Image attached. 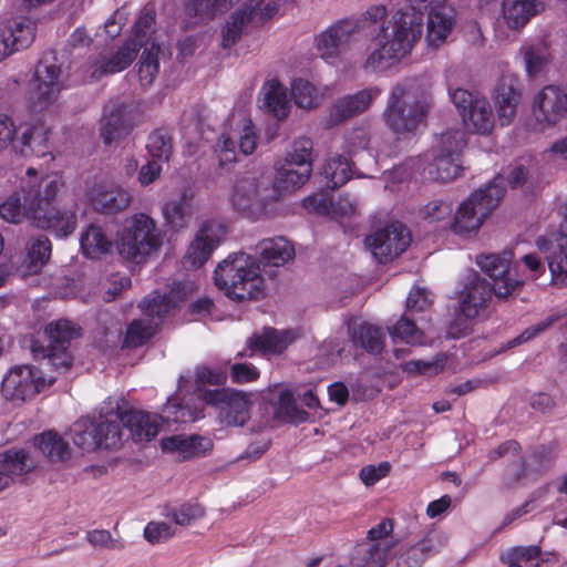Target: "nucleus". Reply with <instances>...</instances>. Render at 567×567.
Returning <instances> with one entry per match:
<instances>
[{"instance_id": "nucleus-59", "label": "nucleus", "mask_w": 567, "mask_h": 567, "mask_svg": "<svg viewBox=\"0 0 567 567\" xmlns=\"http://www.w3.org/2000/svg\"><path fill=\"white\" fill-rule=\"evenodd\" d=\"M391 336L399 338L409 344H422L423 333L408 317H402L390 331Z\"/></svg>"}, {"instance_id": "nucleus-38", "label": "nucleus", "mask_w": 567, "mask_h": 567, "mask_svg": "<svg viewBox=\"0 0 567 567\" xmlns=\"http://www.w3.org/2000/svg\"><path fill=\"white\" fill-rule=\"evenodd\" d=\"M29 454L23 451H8L0 455V492L33 467Z\"/></svg>"}, {"instance_id": "nucleus-51", "label": "nucleus", "mask_w": 567, "mask_h": 567, "mask_svg": "<svg viewBox=\"0 0 567 567\" xmlns=\"http://www.w3.org/2000/svg\"><path fill=\"white\" fill-rule=\"evenodd\" d=\"M71 436L73 443L86 451H93L101 447L99 440V427L96 422L89 417L76 421L71 430Z\"/></svg>"}, {"instance_id": "nucleus-6", "label": "nucleus", "mask_w": 567, "mask_h": 567, "mask_svg": "<svg viewBox=\"0 0 567 567\" xmlns=\"http://www.w3.org/2000/svg\"><path fill=\"white\" fill-rule=\"evenodd\" d=\"M66 87V75L54 58H42L29 82L25 101L32 112L41 113L56 107L61 92Z\"/></svg>"}, {"instance_id": "nucleus-36", "label": "nucleus", "mask_w": 567, "mask_h": 567, "mask_svg": "<svg viewBox=\"0 0 567 567\" xmlns=\"http://www.w3.org/2000/svg\"><path fill=\"white\" fill-rule=\"evenodd\" d=\"M80 247L85 257L100 259L112 252L114 241L102 225L90 224L81 233Z\"/></svg>"}, {"instance_id": "nucleus-4", "label": "nucleus", "mask_w": 567, "mask_h": 567, "mask_svg": "<svg viewBox=\"0 0 567 567\" xmlns=\"http://www.w3.org/2000/svg\"><path fill=\"white\" fill-rule=\"evenodd\" d=\"M185 298L184 287L174 284L173 287L161 293L155 290L140 302L142 312L148 318L147 321L134 320L127 328L124 346L137 348L146 343L155 333L159 322L172 315L179 302Z\"/></svg>"}, {"instance_id": "nucleus-8", "label": "nucleus", "mask_w": 567, "mask_h": 567, "mask_svg": "<svg viewBox=\"0 0 567 567\" xmlns=\"http://www.w3.org/2000/svg\"><path fill=\"white\" fill-rule=\"evenodd\" d=\"M277 199V192L266 176L237 178L230 195L233 207L250 219L268 215Z\"/></svg>"}, {"instance_id": "nucleus-26", "label": "nucleus", "mask_w": 567, "mask_h": 567, "mask_svg": "<svg viewBox=\"0 0 567 567\" xmlns=\"http://www.w3.org/2000/svg\"><path fill=\"white\" fill-rule=\"evenodd\" d=\"M92 208L102 214H116L131 204V195L115 185L96 183L86 193Z\"/></svg>"}, {"instance_id": "nucleus-10", "label": "nucleus", "mask_w": 567, "mask_h": 567, "mask_svg": "<svg viewBox=\"0 0 567 567\" xmlns=\"http://www.w3.org/2000/svg\"><path fill=\"white\" fill-rule=\"evenodd\" d=\"M465 146L464 132L451 130L443 133L432 150V161L423 168L427 178L436 182H451L461 171L460 155Z\"/></svg>"}, {"instance_id": "nucleus-21", "label": "nucleus", "mask_w": 567, "mask_h": 567, "mask_svg": "<svg viewBox=\"0 0 567 567\" xmlns=\"http://www.w3.org/2000/svg\"><path fill=\"white\" fill-rule=\"evenodd\" d=\"M458 290L460 315L473 319L487 307L494 289L484 278L475 271H468Z\"/></svg>"}, {"instance_id": "nucleus-53", "label": "nucleus", "mask_w": 567, "mask_h": 567, "mask_svg": "<svg viewBox=\"0 0 567 567\" xmlns=\"http://www.w3.org/2000/svg\"><path fill=\"white\" fill-rule=\"evenodd\" d=\"M159 45L152 42L150 47L144 48L138 62V76L143 86H150L153 84L156 75L159 71Z\"/></svg>"}, {"instance_id": "nucleus-30", "label": "nucleus", "mask_w": 567, "mask_h": 567, "mask_svg": "<svg viewBox=\"0 0 567 567\" xmlns=\"http://www.w3.org/2000/svg\"><path fill=\"white\" fill-rule=\"evenodd\" d=\"M299 337L300 331L298 329L277 330L275 328H265L261 332L254 333L248 339L247 346L251 352L260 351L266 355L279 354Z\"/></svg>"}, {"instance_id": "nucleus-25", "label": "nucleus", "mask_w": 567, "mask_h": 567, "mask_svg": "<svg viewBox=\"0 0 567 567\" xmlns=\"http://www.w3.org/2000/svg\"><path fill=\"white\" fill-rule=\"evenodd\" d=\"M380 93L378 87H368L338 99L331 106L329 124L337 125L365 112Z\"/></svg>"}, {"instance_id": "nucleus-31", "label": "nucleus", "mask_w": 567, "mask_h": 567, "mask_svg": "<svg viewBox=\"0 0 567 567\" xmlns=\"http://www.w3.org/2000/svg\"><path fill=\"white\" fill-rule=\"evenodd\" d=\"M132 130L126 106L120 102H111L104 107L100 126V135L105 145L120 142Z\"/></svg>"}, {"instance_id": "nucleus-11", "label": "nucleus", "mask_w": 567, "mask_h": 567, "mask_svg": "<svg viewBox=\"0 0 567 567\" xmlns=\"http://www.w3.org/2000/svg\"><path fill=\"white\" fill-rule=\"evenodd\" d=\"M450 96L467 132L480 135L492 132L495 118L492 105L485 96L460 87L450 90Z\"/></svg>"}, {"instance_id": "nucleus-42", "label": "nucleus", "mask_w": 567, "mask_h": 567, "mask_svg": "<svg viewBox=\"0 0 567 567\" xmlns=\"http://www.w3.org/2000/svg\"><path fill=\"white\" fill-rule=\"evenodd\" d=\"M393 546V542L360 544L352 558V564L354 567H384Z\"/></svg>"}, {"instance_id": "nucleus-7", "label": "nucleus", "mask_w": 567, "mask_h": 567, "mask_svg": "<svg viewBox=\"0 0 567 567\" xmlns=\"http://www.w3.org/2000/svg\"><path fill=\"white\" fill-rule=\"evenodd\" d=\"M505 194L502 177L494 178L488 185L472 193L455 213L452 229L465 235L477 231L487 216L498 206Z\"/></svg>"}, {"instance_id": "nucleus-27", "label": "nucleus", "mask_w": 567, "mask_h": 567, "mask_svg": "<svg viewBox=\"0 0 567 567\" xmlns=\"http://www.w3.org/2000/svg\"><path fill=\"white\" fill-rule=\"evenodd\" d=\"M522 92L519 81L513 75H504L497 82L494 103L502 126L509 125L517 114Z\"/></svg>"}, {"instance_id": "nucleus-61", "label": "nucleus", "mask_w": 567, "mask_h": 567, "mask_svg": "<svg viewBox=\"0 0 567 567\" xmlns=\"http://www.w3.org/2000/svg\"><path fill=\"white\" fill-rule=\"evenodd\" d=\"M542 554V549L539 546H517L509 548L506 553L501 556L502 561H513L516 559L519 564L522 563H530V567H538L539 563L536 561L533 564L532 561L538 559Z\"/></svg>"}, {"instance_id": "nucleus-24", "label": "nucleus", "mask_w": 567, "mask_h": 567, "mask_svg": "<svg viewBox=\"0 0 567 567\" xmlns=\"http://www.w3.org/2000/svg\"><path fill=\"white\" fill-rule=\"evenodd\" d=\"M185 382L187 380L181 377L177 392L164 405L163 419L168 423H188L204 417L203 405L206 403L204 401V392L196 394L197 402L193 403L195 400L193 394L188 399L182 396Z\"/></svg>"}, {"instance_id": "nucleus-23", "label": "nucleus", "mask_w": 567, "mask_h": 567, "mask_svg": "<svg viewBox=\"0 0 567 567\" xmlns=\"http://www.w3.org/2000/svg\"><path fill=\"white\" fill-rule=\"evenodd\" d=\"M512 258L513 252L511 250H505L502 254L482 255L476 258V264L481 270L495 281L492 288L497 298H507L523 285L522 281L507 277Z\"/></svg>"}, {"instance_id": "nucleus-54", "label": "nucleus", "mask_w": 567, "mask_h": 567, "mask_svg": "<svg viewBox=\"0 0 567 567\" xmlns=\"http://www.w3.org/2000/svg\"><path fill=\"white\" fill-rule=\"evenodd\" d=\"M238 0H189L186 10L189 16L200 20H210L218 13L227 11Z\"/></svg>"}, {"instance_id": "nucleus-28", "label": "nucleus", "mask_w": 567, "mask_h": 567, "mask_svg": "<svg viewBox=\"0 0 567 567\" xmlns=\"http://www.w3.org/2000/svg\"><path fill=\"white\" fill-rule=\"evenodd\" d=\"M140 49L134 40H128L115 52L101 54L91 63V78L100 80L102 76L124 71L135 60Z\"/></svg>"}, {"instance_id": "nucleus-17", "label": "nucleus", "mask_w": 567, "mask_h": 567, "mask_svg": "<svg viewBox=\"0 0 567 567\" xmlns=\"http://www.w3.org/2000/svg\"><path fill=\"white\" fill-rule=\"evenodd\" d=\"M49 338L47 359L58 372H66L72 367L73 358L68 348L79 337L80 329L71 321L61 319L49 323L45 329Z\"/></svg>"}, {"instance_id": "nucleus-2", "label": "nucleus", "mask_w": 567, "mask_h": 567, "mask_svg": "<svg viewBox=\"0 0 567 567\" xmlns=\"http://www.w3.org/2000/svg\"><path fill=\"white\" fill-rule=\"evenodd\" d=\"M422 34V18L398 9L388 22L378 25L362 69L365 73H383L408 58Z\"/></svg>"}, {"instance_id": "nucleus-5", "label": "nucleus", "mask_w": 567, "mask_h": 567, "mask_svg": "<svg viewBox=\"0 0 567 567\" xmlns=\"http://www.w3.org/2000/svg\"><path fill=\"white\" fill-rule=\"evenodd\" d=\"M162 246V235L156 223L146 214L127 218L117 238L118 254L126 260L140 264Z\"/></svg>"}, {"instance_id": "nucleus-50", "label": "nucleus", "mask_w": 567, "mask_h": 567, "mask_svg": "<svg viewBox=\"0 0 567 567\" xmlns=\"http://www.w3.org/2000/svg\"><path fill=\"white\" fill-rule=\"evenodd\" d=\"M351 173V164L348 158L334 155L326 161L321 174L327 181V188L336 189L350 179Z\"/></svg>"}, {"instance_id": "nucleus-18", "label": "nucleus", "mask_w": 567, "mask_h": 567, "mask_svg": "<svg viewBox=\"0 0 567 567\" xmlns=\"http://www.w3.org/2000/svg\"><path fill=\"white\" fill-rule=\"evenodd\" d=\"M410 241V231L398 221L385 226L365 239L373 257L381 264L399 257L406 250Z\"/></svg>"}, {"instance_id": "nucleus-43", "label": "nucleus", "mask_w": 567, "mask_h": 567, "mask_svg": "<svg viewBox=\"0 0 567 567\" xmlns=\"http://www.w3.org/2000/svg\"><path fill=\"white\" fill-rule=\"evenodd\" d=\"M312 172L311 164H292L285 161V164L278 168L276 174V192H292L305 185L310 178Z\"/></svg>"}, {"instance_id": "nucleus-49", "label": "nucleus", "mask_w": 567, "mask_h": 567, "mask_svg": "<svg viewBox=\"0 0 567 567\" xmlns=\"http://www.w3.org/2000/svg\"><path fill=\"white\" fill-rule=\"evenodd\" d=\"M303 206L309 210L327 212L347 216L355 210V203L349 195H341L336 203L323 194H313L303 199Z\"/></svg>"}, {"instance_id": "nucleus-22", "label": "nucleus", "mask_w": 567, "mask_h": 567, "mask_svg": "<svg viewBox=\"0 0 567 567\" xmlns=\"http://www.w3.org/2000/svg\"><path fill=\"white\" fill-rule=\"evenodd\" d=\"M226 234V227L219 221H205L188 246L185 262L194 268L202 267L225 239Z\"/></svg>"}, {"instance_id": "nucleus-39", "label": "nucleus", "mask_w": 567, "mask_h": 567, "mask_svg": "<svg viewBox=\"0 0 567 567\" xmlns=\"http://www.w3.org/2000/svg\"><path fill=\"white\" fill-rule=\"evenodd\" d=\"M125 426L136 442L151 441L159 430V417L143 411L124 412Z\"/></svg>"}, {"instance_id": "nucleus-13", "label": "nucleus", "mask_w": 567, "mask_h": 567, "mask_svg": "<svg viewBox=\"0 0 567 567\" xmlns=\"http://www.w3.org/2000/svg\"><path fill=\"white\" fill-rule=\"evenodd\" d=\"M566 117L567 91L547 85L533 100L528 127L534 132H545Z\"/></svg>"}, {"instance_id": "nucleus-41", "label": "nucleus", "mask_w": 567, "mask_h": 567, "mask_svg": "<svg viewBox=\"0 0 567 567\" xmlns=\"http://www.w3.org/2000/svg\"><path fill=\"white\" fill-rule=\"evenodd\" d=\"M519 53L523 55L525 71L532 79L542 74L553 60L549 44L544 39L523 45Z\"/></svg>"}, {"instance_id": "nucleus-20", "label": "nucleus", "mask_w": 567, "mask_h": 567, "mask_svg": "<svg viewBox=\"0 0 567 567\" xmlns=\"http://www.w3.org/2000/svg\"><path fill=\"white\" fill-rule=\"evenodd\" d=\"M258 136L249 118L243 117L229 133H223L217 143L219 165L236 162V146L244 155H250L257 147Z\"/></svg>"}, {"instance_id": "nucleus-19", "label": "nucleus", "mask_w": 567, "mask_h": 567, "mask_svg": "<svg viewBox=\"0 0 567 567\" xmlns=\"http://www.w3.org/2000/svg\"><path fill=\"white\" fill-rule=\"evenodd\" d=\"M536 246L545 255L554 285L567 287V214L559 231L550 237H538Z\"/></svg>"}, {"instance_id": "nucleus-55", "label": "nucleus", "mask_w": 567, "mask_h": 567, "mask_svg": "<svg viewBox=\"0 0 567 567\" xmlns=\"http://www.w3.org/2000/svg\"><path fill=\"white\" fill-rule=\"evenodd\" d=\"M146 148L153 159L168 162L173 153L172 137L166 131L156 130L150 134Z\"/></svg>"}, {"instance_id": "nucleus-56", "label": "nucleus", "mask_w": 567, "mask_h": 567, "mask_svg": "<svg viewBox=\"0 0 567 567\" xmlns=\"http://www.w3.org/2000/svg\"><path fill=\"white\" fill-rule=\"evenodd\" d=\"M155 25V12L152 9H144L133 27L130 40H134L138 48L150 47L153 41Z\"/></svg>"}, {"instance_id": "nucleus-40", "label": "nucleus", "mask_w": 567, "mask_h": 567, "mask_svg": "<svg viewBox=\"0 0 567 567\" xmlns=\"http://www.w3.org/2000/svg\"><path fill=\"white\" fill-rule=\"evenodd\" d=\"M96 426L99 427L101 447H116L122 441L123 426H125L124 413L121 412L120 406L116 405L115 409L100 416Z\"/></svg>"}, {"instance_id": "nucleus-9", "label": "nucleus", "mask_w": 567, "mask_h": 567, "mask_svg": "<svg viewBox=\"0 0 567 567\" xmlns=\"http://www.w3.org/2000/svg\"><path fill=\"white\" fill-rule=\"evenodd\" d=\"M55 377L31 364L12 365L2 378L1 394L12 402H27L48 390Z\"/></svg>"}, {"instance_id": "nucleus-62", "label": "nucleus", "mask_w": 567, "mask_h": 567, "mask_svg": "<svg viewBox=\"0 0 567 567\" xmlns=\"http://www.w3.org/2000/svg\"><path fill=\"white\" fill-rule=\"evenodd\" d=\"M312 141L309 137H299L293 141L291 151L287 154L286 161L292 164H311Z\"/></svg>"}, {"instance_id": "nucleus-35", "label": "nucleus", "mask_w": 567, "mask_h": 567, "mask_svg": "<svg viewBox=\"0 0 567 567\" xmlns=\"http://www.w3.org/2000/svg\"><path fill=\"white\" fill-rule=\"evenodd\" d=\"M20 135L13 144L14 152L24 157H44L51 155L49 146V130L43 125H21Z\"/></svg>"}, {"instance_id": "nucleus-52", "label": "nucleus", "mask_w": 567, "mask_h": 567, "mask_svg": "<svg viewBox=\"0 0 567 567\" xmlns=\"http://www.w3.org/2000/svg\"><path fill=\"white\" fill-rule=\"evenodd\" d=\"M38 446L51 462H64L70 457L68 443L53 431L42 433L38 437Z\"/></svg>"}, {"instance_id": "nucleus-34", "label": "nucleus", "mask_w": 567, "mask_h": 567, "mask_svg": "<svg viewBox=\"0 0 567 567\" xmlns=\"http://www.w3.org/2000/svg\"><path fill=\"white\" fill-rule=\"evenodd\" d=\"M194 192L184 187L177 198L167 200L162 207L165 223L174 230L186 228L195 213Z\"/></svg>"}, {"instance_id": "nucleus-45", "label": "nucleus", "mask_w": 567, "mask_h": 567, "mask_svg": "<svg viewBox=\"0 0 567 567\" xmlns=\"http://www.w3.org/2000/svg\"><path fill=\"white\" fill-rule=\"evenodd\" d=\"M24 265L28 274H38L51 257L52 245L47 236L31 238L27 246Z\"/></svg>"}, {"instance_id": "nucleus-32", "label": "nucleus", "mask_w": 567, "mask_h": 567, "mask_svg": "<svg viewBox=\"0 0 567 567\" xmlns=\"http://www.w3.org/2000/svg\"><path fill=\"white\" fill-rule=\"evenodd\" d=\"M163 452L178 461L204 456L212 450L210 440L198 435H172L162 439Z\"/></svg>"}, {"instance_id": "nucleus-60", "label": "nucleus", "mask_w": 567, "mask_h": 567, "mask_svg": "<svg viewBox=\"0 0 567 567\" xmlns=\"http://www.w3.org/2000/svg\"><path fill=\"white\" fill-rule=\"evenodd\" d=\"M85 539L94 548L123 550L125 548L124 540L114 538L110 530L93 529L86 533Z\"/></svg>"}, {"instance_id": "nucleus-57", "label": "nucleus", "mask_w": 567, "mask_h": 567, "mask_svg": "<svg viewBox=\"0 0 567 567\" xmlns=\"http://www.w3.org/2000/svg\"><path fill=\"white\" fill-rule=\"evenodd\" d=\"M205 511L200 504L196 502H187L178 507H168L165 515L175 524L186 526L203 517Z\"/></svg>"}, {"instance_id": "nucleus-46", "label": "nucleus", "mask_w": 567, "mask_h": 567, "mask_svg": "<svg viewBox=\"0 0 567 567\" xmlns=\"http://www.w3.org/2000/svg\"><path fill=\"white\" fill-rule=\"evenodd\" d=\"M327 87L322 90L313 83L297 79L291 84V95L298 107L305 110L317 109L326 99Z\"/></svg>"}, {"instance_id": "nucleus-58", "label": "nucleus", "mask_w": 567, "mask_h": 567, "mask_svg": "<svg viewBox=\"0 0 567 567\" xmlns=\"http://www.w3.org/2000/svg\"><path fill=\"white\" fill-rule=\"evenodd\" d=\"M452 212L453 205L450 200L433 199L420 208L419 216L427 223H437L449 218Z\"/></svg>"}, {"instance_id": "nucleus-33", "label": "nucleus", "mask_w": 567, "mask_h": 567, "mask_svg": "<svg viewBox=\"0 0 567 567\" xmlns=\"http://www.w3.org/2000/svg\"><path fill=\"white\" fill-rule=\"evenodd\" d=\"M545 10L542 0H503L502 19L513 31H520L536 16Z\"/></svg>"}, {"instance_id": "nucleus-37", "label": "nucleus", "mask_w": 567, "mask_h": 567, "mask_svg": "<svg viewBox=\"0 0 567 567\" xmlns=\"http://www.w3.org/2000/svg\"><path fill=\"white\" fill-rule=\"evenodd\" d=\"M35 24L28 18H12L0 27L10 54L28 48L34 40Z\"/></svg>"}, {"instance_id": "nucleus-64", "label": "nucleus", "mask_w": 567, "mask_h": 567, "mask_svg": "<svg viewBox=\"0 0 567 567\" xmlns=\"http://www.w3.org/2000/svg\"><path fill=\"white\" fill-rule=\"evenodd\" d=\"M370 142L369 133L364 128H353L346 135L343 151L348 154H355L365 150Z\"/></svg>"}, {"instance_id": "nucleus-48", "label": "nucleus", "mask_w": 567, "mask_h": 567, "mask_svg": "<svg viewBox=\"0 0 567 567\" xmlns=\"http://www.w3.org/2000/svg\"><path fill=\"white\" fill-rule=\"evenodd\" d=\"M351 330L352 341L372 354H379L384 347V334L375 326L362 322Z\"/></svg>"}, {"instance_id": "nucleus-63", "label": "nucleus", "mask_w": 567, "mask_h": 567, "mask_svg": "<svg viewBox=\"0 0 567 567\" xmlns=\"http://www.w3.org/2000/svg\"><path fill=\"white\" fill-rule=\"evenodd\" d=\"M558 319H559V317L556 316V315L549 316V317L545 318L544 320H542V321H539V322L528 327L518 337L513 339L509 342V346L511 347H515V346H518V344H522V343H525V342H528V341L533 340L534 338L538 337L539 334H542L545 331H547L550 327H553L554 323Z\"/></svg>"}, {"instance_id": "nucleus-3", "label": "nucleus", "mask_w": 567, "mask_h": 567, "mask_svg": "<svg viewBox=\"0 0 567 567\" xmlns=\"http://www.w3.org/2000/svg\"><path fill=\"white\" fill-rule=\"evenodd\" d=\"M216 287L233 300L259 299L265 279L257 258L245 252L229 254L214 271Z\"/></svg>"}, {"instance_id": "nucleus-14", "label": "nucleus", "mask_w": 567, "mask_h": 567, "mask_svg": "<svg viewBox=\"0 0 567 567\" xmlns=\"http://www.w3.org/2000/svg\"><path fill=\"white\" fill-rule=\"evenodd\" d=\"M278 10L272 0H247L237 9L223 29V47H233L249 24H260L270 19Z\"/></svg>"}, {"instance_id": "nucleus-29", "label": "nucleus", "mask_w": 567, "mask_h": 567, "mask_svg": "<svg viewBox=\"0 0 567 567\" xmlns=\"http://www.w3.org/2000/svg\"><path fill=\"white\" fill-rule=\"evenodd\" d=\"M455 10L447 2L435 6L427 11L425 40L434 49L445 43L455 25Z\"/></svg>"}, {"instance_id": "nucleus-15", "label": "nucleus", "mask_w": 567, "mask_h": 567, "mask_svg": "<svg viewBox=\"0 0 567 567\" xmlns=\"http://www.w3.org/2000/svg\"><path fill=\"white\" fill-rule=\"evenodd\" d=\"M360 33V22L341 19L316 37V48L329 64H336Z\"/></svg>"}, {"instance_id": "nucleus-1", "label": "nucleus", "mask_w": 567, "mask_h": 567, "mask_svg": "<svg viewBox=\"0 0 567 567\" xmlns=\"http://www.w3.org/2000/svg\"><path fill=\"white\" fill-rule=\"evenodd\" d=\"M62 186L60 176L39 177L35 169L28 168L19 187L0 203V217L12 224L28 220L39 229L51 230L56 237H68L76 226L75 213L51 208Z\"/></svg>"}, {"instance_id": "nucleus-47", "label": "nucleus", "mask_w": 567, "mask_h": 567, "mask_svg": "<svg viewBox=\"0 0 567 567\" xmlns=\"http://www.w3.org/2000/svg\"><path fill=\"white\" fill-rule=\"evenodd\" d=\"M262 107L278 120L285 118L290 110L286 87L277 81H269L264 89Z\"/></svg>"}, {"instance_id": "nucleus-16", "label": "nucleus", "mask_w": 567, "mask_h": 567, "mask_svg": "<svg viewBox=\"0 0 567 567\" xmlns=\"http://www.w3.org/2000/svg\"><path fill=\"white\" fill-rule=\"evenodd\" d=\"M204 401L219 411L220 421L226 425L243 426L250 417L248 395L230 390L218 389L204 392Z\"/></svg>"}, {"instance_id": "nucleus-12", "label": "nucleus", "mask_w": 567, "mask_h": 567, "mask_svg": "<svg viewBox=\"0 0 567 567\" xmlns=\"http://www.w3.org/2000/svg\"><path fill=\"white\" fill-rule=\"evenodd\" d=\"M425 113V106L420 102L412 101L406 85L399 83L391 90L383 116L386 125L394 133L404 134L414 131Z\"/></svg>"}, {"instance_id": "nucleus-44", "label": "nucleus", "mask_w": 567, "mask_h": 567, "mask_svg": "<svg viewBox=\"0 0 567 567\" xmlns=\"http://www.w3.org/2000/svg\"><path fill=\"white\" fill-rule=\"evenodd\" d=\"M265 265L280 267L295 257L293 246L284 237L267 238L258 245Z\"/></svg>"}]
</instances>
